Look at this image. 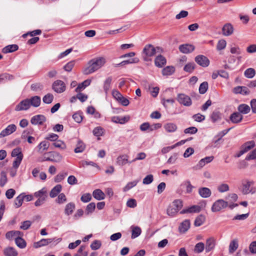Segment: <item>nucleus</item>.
<instances>
[{
  "label": "nucleus",
  "instance_id": "nucleus-61",
  "mask_svg": "<svg viewBox=\"0 0 256 256\" xmlns=\"http://www.w3.org/2000/svg\"><path fill=\"white\" fill-rule=\"evenodd\" d=\"M31 90L33 91L41 90L43 89L44 86L40 83L32 84L31 86Z\"/></svg>",
  "mask_w": 256,
  "mask_h": 256
},
{
  "label": "nucleus",
  "instance_id": "nucleus-28",
  "mask_svg": "<svg viewBox=\"0 0 256 256\" xmlns=\"http://www.w3.org/2000/svg\"><path fill=\"white\" fill-rule=\"evenodd\" d=\"M139 61H140V60H139L138 58H131L130 60H124V61L122 62H120L118 64H116L115 66L118 67L119 66H124V65L128 64H136V63H138L139 62Z\"/></svg>",
  "mask_w": 256,
  "mask_h": 256
},
{
  "label": "nucleus",
  "instance_id": "nucleus-16",
  "mask_svg": "<svg viewBox=\"0 0 256 256\" xmlns=\"http://www.w3.org/2000/svg\"><path fill=\"white\" fill-rule=\"evenodd\" d=\"M233 92L235 94H240L244 95L248 94L250 91L246 86H238L233 90Z\"/></svg>",
  "mask_w": 256,
  "mask_h": 256
},
{
  "label": "nucleus",
  "instance_id": "nucleus-38",
  "mask_svg": "<svg viewBox=\"0 0 256 256\" xmlns=\"http://www.w3.org/2000/svg\"><path fill=\"white\" fill-rule=\"evenodd\" d=\"M238 110L240 113L242 114H248L250 110V107L246 104H241L238 107Z\"/></svg>",
  "mask_w": 256,
  "mask_h": 256
},
{
  "label": "nucleus",
  "instance_id": "nucleus-17",
  "mask_svg": "<svg viewBox=\"0 0 256 256\" xmlns=\"http://www.w3.org/2000/svg\"><path fill=\"white\" fill-rule=\"evenodd\" d=\"M75 208L76 205L74 202H70L66 204L64 208V214L68 216L71 215L73 213Z\"/></svg>",
  "mask_w": 256,
  "mask_h": 256
},
{
  "label": "nucleus",
  "instance_id": "nucleus-12",
  "mask_svg": "<svg viewBox=\"0 0 256 256\" xmlns=\"http://www.w3.org/2000/svg\"><path fill=\"white\" fill-rule=\"evenodd\" d=\"M201 210V208L198 205H194L190 208L182 210L180 213L182 214L186 213H198Z\"/></svg>",
  "mask_w": 256,
  "mask_h": 256
},
{
  "label": "nucleus",
  "instance_id": "nucleus-64",
  "mask_svg": "<svg viewBox=\"0 0 256 256\" xmlns=\"http://www.w3.org/2000/svg\"><path fill=\"white\" fill-rule=\"evenodd\" d=\"M255 159H256V148L248 154L246 158V160H247Z\"/></svg>",
  "mask_w": 256,
  "mask_h": 256
},
{
  "label": "nucleus",
  "instance_id": "nucleus-32",
  "mask_svg": "<svg viewBox=\"0 0 256 256\" xmlns=\"http://www.w3.org/2000/svg\"><path fill=\"white\" fill-rule=\"evenodd\" d=\"M50 146V144L46 141H42L38 145V152L42 154L44 150H48Z\"/></svg>",
  "mask_w": 256,
  "mask_h": 256
},
{
  "label": "nucleus",
  "instance_id": "nucleus-31",
  "mask_svg": "<svg viewBox=\"0 0 256 256\" xmlns=\"http://www.w3.org/2000/svg\"><path fill=\"white\" fill-rule=\"evenodd\" d=\"M112 82V78L111 76H109L107 78L104 82V90L106 93L107 94L110 88V86Z\"/></svg>",
  "mask_w": 256,
  "mask_h": 256
},
{
  "label": "nucleus",
  "instance_id": "nucleus-10",
  "mask_svg": "<svg viewBox=\"0 0 256 256\" xmlns=\"http://www.w3.org/2000/svg\"><path fill=\"white\" fill-rule=\"evenodd\" d=\"M46 121V118L42 114H38L34 116L30 120L32 124L36 125H42L44 122Z\"/></svg>",
  "mask_w": 256,
  "mask_h": 256
},
{
  "label": "nucleus",
  "instance_id": "nucleus-53",
  "mask_svg": "<svg viewBox=\"0 0 256 256\" xmlns=\"http://www.w3.org/2000/svg\"><path fill=\"white\" fill-rule=\"evenodd\" d=\"M204 248V244L203 242H200L196 244L194 248V252L196 253L202 252Z\"/></svg>",
  "mask_w": 256,
  "mask_h": 256
},
{
  "label": "nucleus",
  "instance_id": "nucleus-22",
  "mask_svg": "<svg viewBox=\"0 0 256 256\" xmlns=\"http://www.w3.org/2000/svg\"><path fill=\"white\" fill-rule=\"evenodd\" d=\"M255 142L254 140H250L245 142L241 146V148L246 153L254 148L255 146Z\"/></svg>",
  "mask_w": 256,
  "mask_h": 256
},
{
  "label": "nucleus",
  "instance_id": "nucleus-35",
  "mask_svg": "<svg viewBox=\"0 0 256 256\" xmlns=\"http://www.w3.org/2000/svg\"><path fill=\"white\" fill-rule=\"evenodd\" d=\"M238 241L236 239L232 240L229 245V252L230 254L234 253L238 248Z\"/></svg>",
  "mask_w": 256,
  "mask_h": 256
},
{
  "label": "nucleus",
  "instance_id": "nucleus-29",
  "mask_svg": "<svg viewBox=\"0 0 256 256\" xmlns=\"http://www.w3.org/2000/svg\"><path fill=\"white\" fill-rule=\"evenodd\" d=\"M52 240L51 239L43 238L38 242H34V246L35 248H38L41 247L42 246H46V245L52 242Z\"/></svg>",
  "mask_w": 256,
  "mask_h": 256
},
{
  "label": "nucleus",
  "instance_id": "nucleus-7",
  "mask_svg": "<svg viewBox=\"0 0 256 256\" xmlns=\"http://www.w3.org/2000/svg\"><path fill=\"white\" fill-rule=\"evenodd\" d=\"M194 60L196 62L202 67H207L210 64V60L207 57L204 55L197 56Z\"/></svg>",
  "mask_w": 256,
  "mask_h": 256
},
{
  "label": "nucleus",
  "instance_id": "nucleus-9",
  "mask_svg": "<svg viewBox=\"0 0 256 256\" xmlns=\"http://www.w3.org/2000/svg\"><path fill=\"white\" fill-rule=\"evenodd\" d=\"M30 106V100L26 98L20 102L15 108L16 111H21L28 110Z\"/></svg>",
  "mask_w": 256,
  "mask_h": 256
},
{
  "label": "nucleus",
  "instance_id": "nucleus-40",
  "mask_svg": "<svg viewBox=\"0 0 256 256\" xmlns=\"http://www.w3.org/2000/svg\"><path fill=\"white\" fill-rule=\"evenodd\" d=\"M174 72V68L172 66H168L162 70L164 76H170Z\"/></svg>",
  "mask_w": 256,
  "mask_h": 256
},
{
  "label": "nucleus",
  "instance_id": "nucleus-48",
  "mask_svg": "<svg viewBox=\"0 0 256 256\" xmlns=\"http://www.w3.org/2000/svg\"><path fill=\"white\" fill-rule=\"evenodd\" d=\"M142 230L138 226H134L132 228V238H135L139 236L141 234Z\"/></svg>",
  "mask_w": 256,
  "mask_h": 256
},
{
  "label": "nucleus",
  "instance_id": "nucleus-63",
  "mask_svg": "<svg viewBox=\"0 0 256 256\" xmlns=\"http://www.w3.org/2000/svg\"><path fill=\"white\" fill-rule=\"evenodd\" d=\"M140 128L142 132H150V124L148 122H144L140 126Z\"/></svg>",
  "mask_w": 256,
  "mask_h": 256
},
{
  "label": "nucleus",
  "instance_id": "nucleus-27",
  "mask_svg": "<svg viewBox=\"0 0 256 256\" xmlns=\"http://www.w3.org/2000/svg\"><path fill=\"white\" fill-rule=\"evenodd\" d=\"M4 254L6 256H18L17 251L12 247H8L4 250Z\"/></svg>",
  "mask_w": 256,
  "mask_h": 256
},
{
  "label": "nucleus",
  "instance_id": "nucleus-19",
  "mask_svg": "<svg viewBox=\"0 0 256 256\" xmlns=\"http://www.w3.org/2000/svg\"><path fill=\"white\" fill-rule=\"evenodd\" d=\"M230 118L232 122L237 124L242 120L243 116L240 112H236L232 114Z\"/></svg>",
  "mask_w": 256,
  "mask_h": 256
},
{
  "label": "nucleus",
  "instance_id": "nucleus-37",
  "mask_svg": "<svg viewBox=\"0 0 256 256\" xmlns=\"http://www.w3.org/2000/svg\"><path fill=\"white\" fill-rule=\"evenodd\" d=\"M164 128L167 132H173L176 130L177 126L174 123L170 122L165 124Z\"/></svg>",
  "mask_w": 256,
  "mask_h": 256
},
{
  "label": "nucleus",
  "instance_id": "nucleus-54",
  "mask_svg": "<svg viewBox=\"0 0 256 256\" xmlns=\"http://www.w3.org/2000/svg\"><path fill=\"white\" fill-rule=\"evenodd\" d=\"M196 65L194 62L187 64L184 68V70L188 72H192L195 68Z\"/></svg>",
  "mask_w": 256,
  "mask_h": 256
},
{
  "label": "nucleus",
  "instance_id": "nucleus-4",
  "mask_svg": "<svg viewBox=\"0 0 256 256\" xmlns=\"http://www.w3.org/2000/svg\"><path fill=\"white\" fill-rule=\"evenodd\" d=\"M156 53V48L152 44H146L142 50L144 60H148V58L154 56Z\"/></svg>",
  "mask_w": 256,
  "mask_h": 256
},
{
  "label": "nucleus",
  "instance_id": "nucleus-58",
  "mask_svg": "<svg viewBox=\"0 0 256 256\" xmlns=\"http://www.w3.org/2000/svg\"><path fill=\"white\" fill-rule=\"evenodd\" d=\"M23 156H20L16 157V158L12 164V166L14 169H17L18 168L22 160Z\"/></svg>",
  "mask_w": 256,
  "mask_h": 256
},
{
  "label": "nucleus",
  "instance_id": "nucleus-44",
  "mask_svg": "<svg viewBox=\"0 0 256 256\" xmlns=\"http://www.w3.org/2000/svg\"><path fill=\"white\" fill-rule=\"evenodd\" d=\"M54 98L52 94L48 93L45 95L42 98V101L44 103L46 104H50L52 102Z\"/></svg>",
  "mask_w": 256,
  "mask_h": 256
},
{
  "label": "nucleus",
  "instance_id": "nucleus-8",
  "mask_svg": "<svg viewBox=\"0 0 256 256\" xmlns=\"http://www.w3.org/2000/svg\"><path fill=\"white\" fill-rule=\"evenodd\" d=\"M16 130V126L14 124L8 125L5 129L0 132V138H4L14 132Z\"/></svg>",
  "mask_w": 256,
  "mask_h": 256
},
{
  "label": "nucleus",
  "instance_id": "nucleus-14",
  "mask_svg": "<svg viewBox=\"0 0 256 256\" xmlns=\"http://www.w3.org/2000/svg\"><path fill=\"white\" fill-rule=\"evenodd\" d=\"M190 220H184L180 224L178 227L179 232L180 233H185L190 228Z\"/></svg>",
  "mask_w": 256,
  "mask_h": 256
},
{
  "label": "nucleus",
  "instance_id": "nucleus-52",
  "mask_svg": "<svg viewBox=\"0 0 256 256\" xmlns=\"http://www.w3.org/2000/svg\"><path fill=\"white\" fill-rule=\"evenodd\" d=\"M84 144L82 142L78 141L74 151L76 153L82 152L84 150Z\"/></svg>",
  "mask_w": 256,
  "mask_h": 256
},
{
  "label": "nucleus",
  "instance_id": "nucleus-3",
  "mask_svg": "<svg viewBox=\"0 0 256 256\" xmlns=\"http://www.w3.org/2000/svg\"><path fill=\"white\" fill-rule=\"evenodd\" d=\"M228 206V202L222 199L216 200L212 205V211L216 212Z\"/></svg>",
  "mask_w": 256,
  "mask_h": 256
},
{
  "label": "nucleus",
  "instance_id": "nucleus-5",
  "mask_svg": "<svg viewBox=\"0 0 256 256\" xmlns=\"http://www.w3.org/2000/svg\"><path fill=\"white\" fill-rule=\"evenodd\" d=\"M52 89L56 92L61 94L66 90V84L61 80H56L52 84Z\"/></svg>",
  "mask_w": 256,
  "mask_h": 256
},
{
  "label": "nucleus",
  "instance_id": "nucleus-26",
  "mask_svg": "<svg viewBox=\"0 0 256 256\" xmlns=\"http://www.w3.org/2000/svg\"><path fill=\"white\" fill-rule=\"evenodd\" d=\"M18 48V46L17 44H10L8 45L3 48L2 52L3 53L7 54L9 52H14L17 50Z\"/></svg>",
  "mask_w": 256,
  "mask_h": 256
},
{
  "label": "nucleus",
  "instance_id": "nucleus-57",
  "mask_svg": "<svg viewBox=\"0 0 256 256\" xmlns=\"http://www.w3.org/2000/svg\"><path fill=\"white\" fill-rule=\"evenodd\" d=\"M11 156L12 157H18L20 156H23L21 148L18 147L14 148L12 152Z\"/></svg>",
  "mask_w": 256,
  "mask_h": 256
},
{
  "label": "nucleus",
  "instance_id": "nucleus-34",
  "mask_svg": "<svg viewBox=\"0 0 256 256\" xmlns=\"http://www.w3.org/2000/svg\"><path fill=\"white\" fill-rule=\"evenodd\" d=\"M30 106L38 107L40 104V98L39 96H34L29 99Z\"/></svg>",
  "mask_w": 256,
  "mask_h": 256
},
{
  "label": "nucleus",
  "instance_id": "nucleus-6",
  "mask_svg": "<svg viewBox=\"0 0 256 256\" xmlns=\"http://www.w3.org/2000/svg\"><path fill=\"white\" fill-rule=\"evenodd\" d=\"M177 100L180 104L186 106H190L192 104L190 98L184 94H178L177 96Z\"/></svg>",
  "mask_w": 256,
  "mask_h": 256
},
{
  "label": "nucleus",
  "instance_id": "nucleus-21",
  "mask_svg": "<svg viewBox=\"0 0 256 256\" xmlns=\"http://www.w3.org/2000/svg\"><path fill=\"white\" fill-rule=\"evenodd\" d=\"M132 162H128V156L126 154L120 156L116 159V164L120 166H124L128 162L130 164Z\"/></svg>",
  "mask_w": 256,
  "mask_h": 256
},
{
  "label": "nucleus",
  "instance_id": "nucleus-45",
  "mask_svg": "<svg viewBox=\"0 0 256 256\" xmlns=\"http://www.w3.org/2000/svg\"><path fill=\"white\" fill-rule=\"evenodd\" d=\"M256 74L255 70L252 68H248L246 69L244 73V76L248 78H252Z\"/></svg>",
  "mask_w": 256,
  "mask_h": 256
},
{
  "label": "nucleus",
  "instance_id": "nucleus-2",
  "mask_svg": "<svg viewBox=\"0 0 256 256\" xmlns=\"http://www.w3.org/2000/svg\"><path fill=\"white\" fill-rule=\"evenodd\" d=\"M254 181L250 180L248 178L244 179L242 181L241 192L244 194H254L256 192V188L254 187Z\"/></svg>",
  "mask_w": 256,
  "mask_h": 256
},
{
  "label": "nucleus",
  "instance_id": "nucleus-20",
  "mask_svg": "<svg viewBox=\"0 0 256 256\" xmlns=\"http://www.w3.org/2000/svg\"><path fill=\"white\" fill-rule=\"evenodd\" d=\"M166 59L162 55H159L156 57L154 60L155 65L159 68H162L166 64Z\"/></svg>",
  "mask_w": 256,
  "mask_h": 256
},
{
  "label": "nucleus",
  "instance_id": "nucleus-62",
  "mask_svg": "<svg viewBox=\"0 0 256 256\" xmlns=\"http://www.w3.org/2000/svg\"><path fill=\"white\" fill-rule=\"evenodd\" d=\"M55 147L60 148L62 150L66 148V144L62 140H56L52 144Z\"/></svg>",
  "mask_w": 256,
  "mask_h": 256
},
{
  "label": "nucleus",
  "instance_id": "nucleus-55",
  "mask_svg": "<svg viewBox=\"0 0 256 256\" xmlns=\"http://www.w3.org/2000/svg\"><path fill=\"white\" fill-rule=\"evenodd\" d=\"M96 208V204L94 202H90L86 208V213L87 215L92 213Z\"/></svg>",
  "mask_w": 256,
  "mask_h": 256
},
{
  "label": "nucleus",
  "instance_id": "nucleus-41",
  "mask_svg": "<svg viewBox=\"0 0 256 256\" xmlns=\"http://www.w3.org/2000/svg\"><path fill=\"white\" fill-rule=\"evenodd\" d=\"M22 234L20 231L12 230L7 232L6 234V238L7 239H11L16 236H19Z\"/></svg>",
  "mask_w": 256,
  "mask_h": 256
},
{
  "label": "nucleus",
  "instance_id": "nucleus-30",
  "mask_svg": "<svg viewBox=\"0 0 256 256\" xmlns=\"http://www.w3.org/2000/svg\"><path fill=\"white\" fill-rule=\"evenodd\" d=\"M62 189V186L60 184H57L51 190L50 196L52 198L56 197L60 192Z\"/></svg>",
  "mask_w": 256,
  "mask_h": 256
},
{
  "label": "nucleus",
  "instance_id": "nucleus-46",
  "mask_svg": "<svg viewBox=\"0 0 256 256\" xmlns=\"http://www.w3.org/2000/svg\"><path fill=\"white\" fill-rule=\"evenodd\" d=\"M23 201L24 195L23 194H20L15 198L14 206L16 208H18L20 207L22 205Z\"/></svg>",
  "mask_w": 256,
  "mask_h": 256
},
{
  "label": "nucleus",
  "instance_id": "nucleus-39",
  "mask_svg": "<svg viewBox=\"0 0 256 256\" xmlns=\"http://www.w3.org/2000/svg\"><path fill=\"white\" fill-rule=\"evenodd\" d=\"M206 220V217L202 214H200L197 216L194 220V225L196 226H202Z\"/></svg>",
  "mask_w": 256,
  "mask_h": 256
},
{
  "label": "nucleus",
  "instance_id": "nucleus-13",
  "mask_svg": "<svg viewBox=\"0 0 256 256\" xmlns=\"http://www.w3.org/2000/svg\"><path fill=\"white\" fill-rule=\"evenodd\" d=\"M194 46L192 44H185L180 46L179 50L184 54H188L193 52Z\"/></svg>",
  "mask_w": 256,
  "mask_h": 256
},
{
  "label": "nucleus",
  "instance_id": "nucleus-60",
  "mask_svg": "<svg viewBox=\"0 0 256 256\" xmlns=\"http://www.w3.org/2000/svg\"><path fill=\"white\" fill-rule=\"evenodd\" d=\"M66 202V195L64 193H61L59 194L57 199L56 200V202L58 204H62Z\"/></svg>",
  "mask_w": 256,
  "mask_h": 256
},
{
  "label": "nucleus",
  "instance_id": "nucleus-56",
  "mask_svg": "<svg viewBox=\"0 0 256 256\" xmlns=\"http://www.w3.org/2000/svg\"><path fill=\"white\" fill-rule=\"evenodd\" d=\"M86 246H81L78 250L76 254L74 256H87L88 252L85 251Z\"/></svg>",
  "mask_w": 256,
  "mask_h": 256
},
{
  "label": "nucleus",
  "instance_id": "nucleus-47",
  "mask_svg": "<svg viewBox=\"0 0 256 256\" xmlns=\"http://www.w3.org/2000/svg\"><path fill=\"white\" fill-rule=\"evenodd\" d=\"M178 208L170 206L167 208L166 213L169 216H174L178 213Z\"/></svg>",
  "mask_w": 256,
  "mask_h": 256
},
{
  "label": "nucleus",
  "instance_id": "nucleus-24",
  "mask_svg": "<svg viewBox=\"0 0 256 256\" xmlns=\"http://www.w3.org/2000/svg\"><path fill=\"white\" fill-rule=\"evenodd\" d=\"M93 196L97 200H102L105 198V194L100 189L94 190L92 192Z\"/></svg>",
  "mask_w": 256,
  "mask_h": 256
},
{
  "label": "nucleus",
  "instance_id": "nucleus-50",
  "mask_svg": "<svg viewBox=\"0 0 256 256\" xmlns=\"http://www.w3.org/2000/svg\"><path fill=\"white\" fill-rule=\"evenodd\" d=\"M34 196L36 198H42V197H45V199H46V190L44 188L42 190H38V192H36L34 194Z\"/></svg>",
  "mask_w": 256,
  "mask_h": 256
},
{
  "label": "nucleus",
  "instance_id": "nucleus-25",
  "mask_svg": "<svg viewBox=\"0 0 256 256\" xmlns=\"http://www.w3.org/2000/svg\"><path fill=\"white\" fill-rule=\"evenodd\" d=\"M215 246V240L214 238H210L206 240V250L209 252L212 250Z\"/></svg>",
  "mask_w": 256,
  "mask_h": 256
},
{
  "label": "nucleus",
  "instance_id": "nucleus-59",
  "mask_svg": "<svg viewBox=\"0 0 256 256\" xmlns=\"http://www.w3.org/2000/svg\"><path fill=\"white\" fill-rule=\"evenodd\" d=\"M230 190L229 186L228 184H222L218 186V190L220 192H224L228 191Z\"/></svg>",
  "mask_w": 256,
  "mask_h": 256
},
{
  "label": "nucleus",
  "instance_id": "nucleus-42",
  "mask_svg": "<svg viewBox=\"0 0 256 256\" xmlns=\"http://www.w3.org/2000/svg\"><path fill=\"white\" fill-rule=\"evenodd\" d=\"M15 242L18 246L21 248H24L26 246V242L20 237H17L15 238Z\"/></svg>",
  "mask_w": 256,
  "mask_h": 256
},
{
  "label": "nucleus",
  "instance_id": "nucleus-49",
  "mask_svg": "<svg viewBox=\"0 0 256 256\" xmlns=\"http://www.w3.org/2000/svg\"><path fill=\"white\" fill-rule=\"evenodd\" d=\"M208 84L207 82H202L199 87V92L200 94H204L208 90Z\"/></svg>",
  "mask_w": 256,
  "mask_h": 256
},
{
  "label": "nucleus",
  "instance_id": "nucleus-15",
  "mask_svg": "<svg viewBox=\"0 0 256 256\" xmlns=\"http://www.w3.org/2000/svg\"><path fill=\"white\" fill-rule=\"evenodd\" d=\"M222 34L225 36H229L234 32V28L230 24H224L222 28Z\"/></svg>",
  "mask_w": 256,
  "mask_h": 256
},
{
  "label": "nucleus",
  "instance_id": "nucleus-43",
  "mask_svg": "<svg viewBox=\"0 0 256 256\" xmlns=\"http://www.w3.org/2000/svg\"><path fill=\"white\" fill-rule=\"evenodd\" d=\"M182 186L185 188L186 189V192L188 194L192 192L194 186L191 184L189 180L184 182L182 184Z\"/></svg>",
  "mask_w": 256,
  "mask_h": 256
},
{
  "label": "nucleus",
  "instance_id": "nucleus-33",
  "mask_svg": "<svg viewBox=\"0 0 256 256\" xmlns=\"http://www.w3.org/2000/svg\"><path fill=\"white\" fill-rule=\"evenodd\" d=\"M210 117L213 122H216L222 120V114L220 112L215 110L212 112Z\"/></svg>",
  "mask_w": 256,
  "mask_h": 256
},
{
  "label": "nucleus",
  "instance_id": "nucleus-11",
  "mask_svg": "<svg viewBox=\"0 0 256 256\" xmlns=\"http://www.w3.org/2000/svg\"><path fill=\"white\" fill-rule=\"evenodd\" d=\"M50 154V158H48L47 160L50 162H59L62 160V156L58 153L56 152H48Z\"/></svg>",
  "mask_w": 256,
  "mask_h": 256
},
{
  "label": "nucleus",
  "instance_id": "nucleus-51",
  "mask_svg": "<svg viewBox=\"0 0 256 256\" xmlns=\"http://www.w3.org/2000/svg\"><path fill=\"white\" fill-rule=\"evenodd\" d=\"M0 186L3 187L7 182L6 172L4 171H2L0 174Z\"/></svg>",
  "mask_w": 256,
  "mask_h": 256
},
{
  "label": "nucleus",
  "instance_id": "nucleus-23",
  "mask_svg": "<svg viewBox=\"0 0 256 256\" xmlns=\"http://www.w3.org/2000/svg\"><path fill=\"white\" fill-rule=\"evenodd\" d=\"M214 158L213 156H206L204 158L201 159L198 164H197V166L200 168H202L205 166L206 164H208Z\"/></svg>",
  "mask_w": 256,
  "mask_h": 256
},
{
  "label": "nucleus",
  "instance_id": "nucleus-36",
  "mask_svg": "<svg viewBox=\"0 0 256 256\" xmlns=\"http://www.w3.org/2000/svg\"><path fill=\"white\" fill-rule=\"evenodd\" d=\"M90 84V80H86L82 82L80 84L77 88H76L75 91L76 92H79L82 90H84L87 86H89Z\"/></svg>",
  "mask_w": 256,
  "mask_h": 256
},
{
  "label": "nucleus",
  "instance_id": "nucleus-18",
  "mask_svg": "<svg viewBox=\"0 0 256 256\" xmlns=\"http://www.w3.org/2000/svg\"><path fill=\"white\" fill-rule=\"evenodd\" d=\"M198 194L202 198H208L210 196L212 192L210 188L203 187L198 189Z\"/></svg>",
  "mask_w": 256,
  "mask_h": 256
},
{
  "label": "nucleus",
  "instance_id": "nucleus-1",
  "mask_svg": "<svg viewBox=\"0 0 256 256\" xmlns=\"http://www.w3.org/2000/svg\"><path fill=\"white\" fill-rule=\"evenodd\" d=\"M105 62L106 60L103 58L92 59L88 62V66L84 70L83 72L84 74H90L100 68Z\"/></svg>",
  "mask_w": 256,
  "mask_h": 256
}]
</instances>
